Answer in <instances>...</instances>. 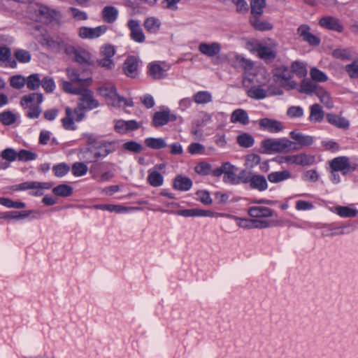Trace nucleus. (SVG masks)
Listing matches in <instances>:
<instances>
[{
  "label": "nucleus",
  "mask_w": 358,
  "mask_h": 358,
  "mask_svg": "<svg viewBox=\"0 0 358 358\" xmlns=\"http://www.w3.org/2000/svg\"><path fill=\"white\" fill-rule=\"evenodd\" d=\"M64 91L66 93L80 95L78 103L85 110H90L99 106V102L93 96L91 90L87 87H72L70 83H64Z\"/></svg>",
  "instance_id": "1"
},
{
  "label": "nucleus",
  "mask_w": 358,
  "mask_h": 358,
  "mask_svg": "<svg viewBox=\"0 0 358 358\" xmlns=\"http://www.w3.org/2000/svg\"><path fill=\"white\" fill-rule=\"evenodd\" d=\"M98 92L104 97L108 105L113 107H131L133 101L126 99L117 93L115 86L111 83H106L98 88Z\"/></svg>",
  "instance_id": "2"
},
{
  "label": "nucleus",
  "mask_w": 358,
  "mask_h": 358,
  "mask_svg": "<svg viewBox=\"0 0 358 358\" xmlns=\"http://www.w3.org/2000/svg\"><path fill=\"white\" fill-rule=\"evenodd\" d=\"M293 143L286 138H268L261 143L262 153L271 154L282 152L292 149Z\"/></svg>",
  "instance_id": "3"
},
{
  "label": "nucleus",
  "mask_w": 358,
  "mask_h": 358,
  "mask_svg": "<svg viewBox=\"0 0 358 358\" xmlns=\"http://www.w3.org/2000/svg\"><path fill=\"white\" fill-rule=\"evenodd\" d=\"M43 100V94L41 93H31L22 97L20 104L23 108H29L27 115L29 118H37L39 117L41 109L39 105Z\"/></svg>",
  "instance_id": "4"
},
{
  "label": "nucleus",
  "mask_w": 358,
  "mask_h": 358,
  "mask_svg": "<svg viewBox=\"0 0 358 358\" xmlns=\"http://www.w3.org/2000/svg\"><path fill=\"white\" fill-rule=\"evenodd\" d=\"M64 51L70 58L80 64L92 65L94 64L92 55L88 50L81 47L66 45Z\"/></svg>",
  "instance_id": "5"
},
{
  "label": "nucleus",
  "mask_w": 358,
  "mask_h": 358,
  "mask_svg": "<svg viewBox=\"0 0 358 358\" xmlns=\"http://www.w3.org/2000/svg\"><path fill=\"white\" fill-rule=\"evenodd\" d=\"M292 73L287 67L281 66L273 70L274 81L287 90L294 89L296 83L292 80Z\"/></svg>",
  "instance_id": "6"
},
{
  "label": "nucleus",
  "mask_w": 358,
  "mask_h": 358,
  "mask_svg": "<svg viewBox=\"0 0 358 358\" xmlns=\"http://www.w3.org/2000/svg\"><path fill=\"white\" fill-rule=\"evenodd\" d=\"M283 91L273 85H269L267 90L262 87V85H254L247 91V95L254 99H263L271 95H281Z\"/></svg>",
  "instance_id": "7"
},
{
  "label": "nucleus",
  "mask_w": 358,
  "mask_h": 358,
  "mask_svg": "<svg viewBox=\"0 0 358 358\" xmlns=\"http://www.w3.org/2000/svg\"><path fill=\"white\" fill-rule=\"evenodd\" d=\"M66 72L69 80L62 82V88L64 90V83H69L72 87H88L92 83L91 78H83L81 76L79 71L73 67H68Z\"/></svg>",
  "instance_id": "8"
},
{
  "label": "nucleus",
  "mask_w": 358,
  "mask_h": 358,
  "mask_svg": "<svg viewBox=\"0 0 358 358\" xmlns=\"http://www.w3.org/2000/svg\"><path fill=\"white\" fill-rule=\"evenodd\" d=\"M169 69V66L166 62L155 61L148 65V74L155 80L163 79Z\"/></svg>",
  "instance_id": "9"
},
{
  "label": "nucleus",
  "mask_w": 358,
  "mask_h": 358,
  "mask_svg": "<svg viewBox=\"0 0 358 358\" xmlns=\"http://www.w3.org/2000/svg\"><path fill=\"white\" fill-rule=\"evenodd\" d=\"M296 31L302 41L306 42L309 45L318 46L320 44L321 40L320 36L311 33L309 26L302 24L298 27Z\"/></svg>",
  "instance_id": "10"
},
{
  "label": "nucleus",
  "mask_w": 358,
  "mask_h": 358,
  "mask_svg": "<svg viewBox=\"0 0 358 358\" xmlns=\"http://www.w3.org/2000/svg\"><path fill=\"white\" fill-rule=\"evenodd\" d=\"M329 164L333 171H341L343 174L355 170V167L351 165L350 159L345 156L334 158Z\"/></svg>",
  "instance_id": "11"
},
{
  "label": "nucleus",
  "mask_w": 358,
  "mask_h": 358,
  "mask_svg": "<svg viewBox=\"0 0 358 358\" xmlns=\"http://www.w3.org/2000/svg\"><path fill=\"white\" fill-rule=\"evenodd\" d=\"M276 46L277 45L273 42L269 43L268 45L257 43L255 47V50L261 59L271 61L276 56Z\"/></svg>",
  "instance_id": "12"
},
{
  "label": "nucleus",
  "mask_w": 358,
  "mask_h": 358,
  "mask_svg": "<svg viewBox=\"0 0 358 358\" xmlns=\"http://www.w3.org/2000/svg\"><path fill=\"white\" fill-rule=\"evenodd\" d=\"M221 50L222 45L218 42H202L198 46L199 52L210 58L217 57L220 53Z\"/></svg>",
  "instance_id": "13"
},
{
  "label": "nucleus",
  "mask_w": 358,
  "mask_h": 358,
  "mask_svg": "<svg viewBox=\"0 0 358 358\" xmlns=\"http://www.w3.org/2000/svg\"><path fill=\"white\" fill-rule=\"evenodd\" d=\"M107 31L106 25L99 26L94 28L82 27L78 29V36L82 38L94 39L103 35Z\"/></svg>",
  "instance_id": "14"
},
{
  "label": "nucleus",
  "mask_w": 358,
  "mask_h": 358,
  "mask_svg": "<svg viewBox=\"0 0 358 358\" xmlns=\"http://www.w3.org/2000/svg\"><path fill=\"white\" fill-rule=\"evenodd\" d=\"M258 124L260 129L273 134L278 133L284 129L281 122L267 117L260 119L258 121Z\"/></svg>",
  "instance_id": "15"
},
{
  "label": "nucleus",
  "mask_w": 358,
  "mask_h": 358,
  "mask_svg": "<svg viewBox=\"0 0 358 358\" xmlns=\"http://www.w3.org/2000/svg\"><path fill=\"white\" fill-rule=\"evenodd\" d=\"M238 225L244 229H265L271 227V222L266 220L239 219Z\"/></svg>",
  "instance_id": "16"
},
{
  "label": "nucleus",
  "mask_w": 358,
  "mask_h": 358,
  "mask_svg": "<svg viewBox=\"0 0 358 358\" xmlns=\"http://www.w3.org/2000/svg\"><path fill=\"white\" fill-rule=\"evenodd\" d=\"M319 24L327 29L341 33L343 31V26L340 20L333 16H325L319 21Z\"/></svg>",
  "instance_id": "17"
},
{
  "label": "nucleus",
  "mask_w": 358,
  "mask_h": 358,
  "mask_svg": "<svg viewBox=\"0 0 358 358\" xmlns=\"http://www.w3.org/2000/svg\"><path fill=\"white\" fill-rule=\"evenodd\" d=\"M52 186L50 182H39L35 181L25 182L20 184L16 189L26 190L29 189H35L37 191L34 193L35 195H41L43 192L42 189H48Z\"/></svg>",
  "instance_id": "18"
},
{
  "label": "nucleus",
  "mask_w": 358,
  "mask_h": 358,
  "mask_svg": "<svg viewBox=\"0 0 358 358\" xmlns=\"http://www.w3.org/2000/svg\"><path fill=\"white\" fill-rule=\"evenodd\" d=\"M36 12L39 20L43 22H49L59 16V12L43 5H39Z\"/></svg>",
  "instance_id": "19"
},
{
  "label": "nucleus",
  "mask_w": 358,
  "mask_h": 358,
  "mask_svg": "<svg viewBox=\"0 0 358 358\" xmlns=\"http://www.w3.org/2000/svg\"><path fill=\"white\" fill-rule=\"evenodd\" d=\"M223 168H224V178L223 180L224 182L229 183L231 185H237V179H236V172L238 171V168L231 164L229 162H223Z\"/></svg>",
  "instance_id": "20"
},
{
  "label": "nucleus",
  "mask_w": 358,
  "mask_h": 358,
  "mask_svg": "<svg viewBox=\"0 0 358 358\" xmlns=\"http://www.w3.org/2000/svg\"><path fill=\"white\" fill-rule=\"evenodd\" d=\"M249 215L254 219L271 217L273 215V210L268 207L257 206L250 207L248 210Z\"/></svg>",
  "instance_id": "21"
},
{
  "label": "nucleus",
  "mask_w": 358,
  "mask_h": 358,
  "mask_svg": "<svg viewBox=\"0 0 358 358\" xmlns=\"http://www.w3.org/2000/svg\"><path fill=\"white\" fill-rule=\"evenodd\" d=\"M176 117L171 115L169 110L159 111L154 114L152 124L155 127L166 124L169 121H173Z\"/></svg>",
  "instance_id": "22"
},
{
  "label": "nucleus",
  "mask_w": 358,
  "mask_h": 358,
  "mask_svg": "<svg viewBox=\"0 0 358 358\" xmlns=\"http://www.w3.org/2000/svg\"><path fill=\"white\" fill-rule=\"evenodd\" d=\"M250 187L259 192H264L268 189V185L264 176L253 173L249 182Z\"/></svg>",
  "instance_id": "23"
},
{
  "label": "nucleus",
  "mask_w": 358,
  "mask_h": 358,
  "mask_svg": "<svg viewBox=\"0 0 358 358\" xmlns=\"http://www.w3.org/2000/svg\"><path fill=\"white\" fill-rule=\"evenodd\" d=\"M292 178V174L288 170L273 171L267 176L268 181L271 183H279Z\"/></svg>",
  "instance_id": "24"
},
{
  "label": "nucleus",
  "mask_w": 358,
  "mask_h": 358,
  "mask_svg": "<svg viewBox=\"0 0 358 358\" xmlns=\"http://www.w3.org/2000/svg\"><path fill=\"white\" fill-rule=\"evenodd\" d=\"M173 186L177 190L187 191L192 187V181L188 177L179 175L175 178Z\"/></svg>",
  "instance_id": "25"
},
{
  "label": "nucleus",
  "mask_w": 358,
  "mask_h": 358,
  "mask_svg": "<svg viewBox=\"0 0 358 358\" xmlns=\"http://www.w3.org/2000/svg\"><path fill=\"white\" fill-rule=\"evenodd\" d=\"M231 62L234 67L241 68L244 70H250L253 67V64L250 60L238 54L234 55Z\"/></svg>",
  "instance_id": "26"
},
{
  "label": "nucleus",
  "mask_w": 358,
  "mask_h": 358,
  "mask_svg": "<svg viewBox=\"0 0 358 358\" xmlns=\"http://www.w3.org/2000/svg\"><path fill=\"white\" fill-rule=\"evenodd\" d=\"M331 210L342 217H355L358 215V210L349 206H338Z\"/></svg>",
  "instance_id": "27"
},
{
  "label": "nucleus",
  "mask_w": 358,
  "mask_h": 358,
  "mask_svg": "<svg viewBox=\"0 0 358 358\" xmlns=\"http://www.w3.org/2000/svg\"><path fill=\"white\" fill-rule=\"evenodd\" d=\"M96 208L103 210H108L109 212H115L116 213L131 212L134 209L133 207H127L122 205L114 204H103L97 206Z\"/></svg>",
  "instance_id": "28"
},
{
  "label": "nucleus",
  "mask_w": 358,
  "mask_h": 358,
  "mask_svg": "<svg viewBox=\"0 0 358 358\" xmlns=\"http://www.w3.org/2000/svg\"><path fill=\"white\" fill-rule=\"evenodd\" d=\"M231 122L232 123H241L243 125L248 124L249 117L245 110L243 109H236L231 113Z\"/></svg>",
  "instance_id": "29"
},
{
  "label": "nucleus",
  "mask_w": 358,
  "mask_h": 358,
  "mask_svg": "<svg viewBox=\"0 0 358 358\" xmlns=\"http://www.w3.org/2000/svg\"><path fill=\"white\" fill-rule=\"evenodd\" d=\"M289 135L290 137L295 140L301 147L310 145L313 142V138L311 136H304L296 131H291Z\"/></svg>",
  "instance_id": "30"
},
{
  "label": "nucleus",
  "mask_w": 358,
  "mask_h": 358,
  "mask_svg": "<svg viewBox=\"0 0 358 358\" xmlns=\"http://www.w3.org/2000/svg\"><path fill=\"white\" fill-rule=\"evenodd\" d=\"M316 96L320 99L321 103L328 109H331L334 107V102L330 94L324 88L320 87V90H317Z\"/></svg>",
  "instance_id": "31"
},
{
  "label": "nucleus",
  "mask_w": 358,
  "mask_h": 358,
  "mask_svg": "<svg viewBox=\"0 0 358 358\" xmlns=\"http://www.w3.org/2000/svg\"><path fill=\"white\" fill-rule=\"evenodd\" d=\"M320 87L310 80H303L301 83L299 91L306 94H315L316 95L317 90H320Z\"/></svg>",
  "instance_id": "32"
},
{
  "label": "nucleus",
  "mask_w": 358,
  "mask_h": 358,
  "mask_svg": "<svg viewBox=\"0 0 358 358\" xmlns=\"http://www.w3.org/2000/svg\"><path fill=\"white\" fill-rule=\"evenodd\" d=\"M115 129L120 134H125L129 131H132L134 129V121L117 120L115 124Z\"/></svg>",
  "instance_id": "33"
},
{
  "label": "nucleus",
  "mask_w": 358,
  "mask_h": 358,
  "mask_svg": "<svg viewBox=\"0 0 358 358\" xmlns=\"http://www.w3.org/2000/svg\"><path fill=\"white\" fill-rule=\"evenodd\" d=\"M324 118V112L318 103H315L310 107L309 120L311 122H319Z\"/></svg>",
  "instance_id": "34"
},
{
  "label": "nucleus",
  "mask_w": 358,
  "mask_h": 358,
  "mask_svg": "<svg viewBox=\"0 0 358 358\" xmlns=\"http://www.w3.org/2000/svg\"><path fill=\"white\" fill-rule=\"evenodd\" d=\"M117 10L113 6H106L102 10V17L108 23H112L117 19Z\"/></svg>",
  "instance_id": "35"
},
{
  "label": "nucleus",
  "mask_w": 358,
  "mask_h": 358,
  "mask_svg": "<svg viewBox=\"0 0 358 358\" xmlns=\"http://www.w3.org/2000/svg\"><path fill=\"white\" fill-rule=\"evenodd\" d=\"M266 6L265 0H251V17H260Z\"/></svg>",
  "instance_id": "36"
},
{
  "label": "nucleus",
  "mask_w": 358,
  "mask_h": 358,
  "mask_svg": "<svg viewBox=\"0 0 358 358\" xmlns=\"http://www.w3.org/2000/svg\"><path fill=\"white\" fill-rule=\"evenodd\" d=\"M327 119L330 124L339 128L345 129L349 127V122L346 119L336 115L328 113L327 115Z\"/></svg>",
  "instance_id": "37"
},
{
  "label": "nucleus",
  "mask_w": 358,
  "mask_h": 358,
  "mask_svg": "<svg viewBox=\"0 0 358 358\" xmlns=\"http://www.w3.org/2000/svg\"><path fill=\"white\" fill-rule=\"evenodd\" d=\"M148 181L152 187H160L163 185L164 178L162 174L157 171H150Z\"/></svg>",
  "instance_id": "38"
},
{
  "label": "nucleus",
  "mask_w": 358,
  "mask_h": 358,
  "mask_svg": "<svg viewBox=\"0 0 358 358\" xmlns=\"http://www.w3.org/2000/svg\"><path fill=\"white\" fill-rule=\"evenodd\" d=\"M145 144L155 150L162 149L166 146V143L162 138H148L145 140Z\"/></svg>",
  "instance_id": "39"
},
{
  "label": "nucleus",
  "mask_w": 358,
  "mask_h": 358,
  "mask_svg": "<svg viewBox=\"0 0 358 358\" xmlns=\"http://www.w3.org/2000/svg\"><path fill=\"white\" fill-rule=\"evenodd\" d=\"M259 17H251L250 21L252 27L259 31H267L272 29V24L267 21H262Z\"/></svg>",
  "instance_id": "40"
},
{
  "label": "nucleus",
  "mask_w": 358,
  "mask_h": 358,
  "mask_svg": "<svg viewBox=\"0 0 358 358\" xmlns=\"http://www.w3.org/2000/svg\"><path fill=\"white\" fill-rule=\"evenodd\" d=\"M65 110L66 117L62 120L63 127L66 129L73 130L75 129V124L73 122L75 117L73 116V110L69 107H66Z\"/></svg>",
  "instance_id": "41"
},
{
  "label": "nucleus",
  "mask_w": 358,
  "mask_h": 358,
  "mask_svg": "<svg viewBox=\"0 0 358 358\" xmlns=\"http://www.w3.org/2000/svg\"><path fill=\"white\" fill-rule=\"evenodd\" d=\"M25 84L29 90H36L38 89L41 84L39 74L34 73L28 76L26 78Z\"/></svg>",
  "instance_id": "42"
},
{
  "label": "nucleus",
  "mask_w": 358,
  "mask_h": 358,
  "mask_svg": "<svg viewBox=\"0 0 358 358\" xmlns=\"http://www.w3.org/2000/svg\"><path fill=\"white\" fill-rule=\"evenodd\" d=\"M237 143L241 147L250 148L254 145L255 139L252 135L244 133L237 136Z\"/></svg>",
  "instance_id": "43"
},
{
  "label": "nucleus",
  "mask_w": 358,
  "mask_h": 358,
  "mask_svg": "<svg viewBox=\"0 0 358 358\" xmlns=\"http://www.w3.org/2000/svg\"><path fill=\"white\" fill-rule=\"evenodd\" d=\"M194 101L198 104H205L212 101V95L208 91H200L194 96Z\"/></svg>",
  "instance_id": "44"
},
{
  "label": "nucleus",
  "mask_w": 358,
  "mask_h": 358,
  "mask_svg": "<svg viewBox=\"0 0 358 358\" xmlns=\"http://www.w3.org/2000/svg\"><path fill=\"white\" fill-rule=\"evenodd\" d=\"M292 73H294L299 78H303L307 74V70L303 63L296 61L292 64Z\"/></svg>",
  "instance_id": "45"
},
{
  "label": "nucleus",
  "mask_w": 358,
  "mask_h": 358,
  "mask_svg": "<svg viewBox=\"0 0 358 358\" xmlns=\"http://www.w3.org/2000/svg\"><path fill=\"white\" fill-rule=\"evenodd\" d=\"M144 26L149 32L155 33L159 29L160 22L155 17H149L145 21Z\"/></svg>",
  "instance_id": "46"
},
{
  "label": "nucleus",
  "mask_w": 358,
  "mask_h": 358,
  "mask_svg": "<svg viewBox=\"0 0 358 358\" xmlns=\"http://www.w3.org/2000/svg\"><path fill=\"white\" fill-rule=\"evenodd\" d=\"M52 192L57 196H69L72 194L73 189L67 185L62 184L55 187Z\"/></svg>",
  "instance_id": "47"
},
{
  "label": "nucleus",
  "mask_w": 358,
  "mask_h": 358,
  "mask_svg": "<svg viewBox=\"0 0 358 358\" xmlns=\"http://www.w3.org/2000/svg\"><path fill=\"white\" fill-rule=\"evenodd\" d=\"M61 43L60 41L54 40L48 36H44L41 41L43 45L47 46V48L52 50H58L60 48Z\"/></svg>",
  "instance_id": "48"
},
{
  "label": "nucleus",
  "mask_w": 358,
  "mask_h": 358,
  "mask_svg": "<svg viewBox=\"0 0 358 358\" xmlns=\"http://www.w3.org/2000/svg\"><path fill=\"white\" fill-rule=\"evenodd\" d=\"M299 166H310L315 163V158L313 155H307L306 153L297 154Z\"/></svg>",
  "instance_id": "49"
},
{
  "label": "nucleus",
  "mask_w": 358,
  "mask_h": 358,
  "mask_svg": "<svg viewBox=\"0 0 358 358\" xmlns=\"http://www.w3.org/2000/svg\"><path fill=\"white\" fill-rule=\"evenodd\" d=\"M310 76L313 81L322 83L328 80L327 76L317 68H312L310 71Z\"/></svg>",
  "instance_id": "50"
},
{
  "label": "nucleus",
  "mask_w": 358,
  "mask_h": 358,
  "mask_svg": "<svg viewBox=\"0 0 358 358\" xmlns=\"http://www.w3.org/2000/svg\"><path fill=\"white\" fill-rule=\"evenodd\" d=\"M25 83L26 78L21 75L13 76L10 79V84L15 89L22 88Z\"/></svg>",
  "instance_id": "51"
},
{
  "label": "nucleus",
  "mask_w": 358,
  "mask_h": 358,
  "mask_svg": "<svg viewBox=\"0 0 358 358\" xmlns=\"http://www.w3.org/2000/svg\"><path fill=\"white\" fill-rule=\"evenodd\" d=\"M333 56L336 59H350L352 57L351 50L347 48L336 49L332 52Z\"/></svg>",
  "instance_id": "52"
},
{
  "label": "nucleus",
  "mask_w": 358,
  "mask_h": 358,
  "mask_svg": "<svg viewBox=\"0 0 358 358\" xmlns=\"http://www.w3.org/2000/svg\"><path fill=\"white\" fill-rule=\"evenodd\" d=\"M16 116L10 111H6L0 113V121L6 125H10L15 122Z\"/></svg>",
  "instance_id": "53"
},
{
  "label": "nucleus",
  "mask_w": 358,
  "mask_h": 358,
  "mask_svg": "<svg viewBox=\"0 0 358 358\" xmlns=\"http://www.w3.org/2000/svg\"><path fill=\"white\" fill-rule=\"evenodd\" d=\"M87 166L82 162L75 163L72 166V173L75 176H82L87 173Z\"/></svg>",
  "instance_id": "54"
},
{
  "label": "nucleus",
  "mask_w": 358,
  "mask_h": 358,
  "mask_svg": "<svg viewBox=\"0 0 358 358\" xmlns=\"http://www.w3.org/2000/svg\"><path fill=\"white\" fill-rule=\"evenodd\" d=\"M14 55L17 60L21 63H27L31 60V55L30 53L24 50H17Z\"/></svg>",
  "instance_id": "55"
},
{
  "label": "nucleus",
  "mask_w": 358,
  "mask_h": 358,
  "mask_svg": "<svg viewBox=\"0 0 358 358\" xmlns=\"http://www.w3.org/2000/svg\"><path fill=\"white\" fill-rule=\"evenodd\" d=\"M261 162V157L257 154H250L246 156L245 166L250 168L258 165Z\"/></svg>",
  "instance_id": "56"
},
{
  "label": "nucleus",
  "mask_w": 358,
  "mask_h": 358,
  "mask_svg": "<svg viewBox=\"0 0 358 358\" xmlns=\"http://www.w3.org/2000/svg\"><path fill=\"white\" fill-rule=\"evenodd\" d=\"M187 150L192 155H202L205 152V147L199 143H192L188 146Z\"/></svg>",
  "instance_id": "57"
},
{
  "label": "nucleus",
  "mask_w": 358,
  "mask_h": 358,
  "mask_svg": "<svg viewBox=\"0 0 358 358\" xmlns=\"http://www.w3.org/2000/svg\"><path fill=\"white\" fill-rule=\"evenodd\" d=\"M69 166L64 163H61L59 164L54 166L52 168V170L55 172V176H57V177L64 176L69 171Z\"/></svg>",
  "instance_id": "58"
},
{
  "label": "nucleus",
  "mask_w": 358,
  "mask_h": 358,
  "mask_svg": "<svg viewBox=\"0 0 358 358\" xmlns=\"http://www.w3.org/2000/svg\"><path fill=\"white\" fill-rule=\"evenodd\" d=\"M1 157L8 162H13L17 158V152L12 148H6L1 152Z\"/></svg>",
  "instance_id": "59"
},
{
  "label": "nucleus",
  "mask_w": 358,
  "mask_h": 358,
  "mask_svg": "<svg viewBox=\"0 0 358 358\" xmlns=\"http://www.w3.org/2000/svg\"><path fill=\"white\" fill-rule=\"evenodd\" d=\"M345 70L352 78H358V60L345 66Z\"/></svg>",
  "instance_id": "60"
},
{
  "label": "nucleus",
  "mask_w": 358,
  "mask_h": 358,
  "mask_svg": "<svg viewBox=\"0 0 358 358\" xmlns=\"http://www.w3.org/2000/svg\"><path fill=\"white\" fill-rule=\"evenodd\" d=\"M36 157V155L31 151L26 150H21L17 152V158L20 161H30L34 160Z\"/></svg>",
  "instance_id": "61"
},
{
  "label": "nucleus",
  "mask_w": 358,
  "mask_h": 358,
  "mask_svg": "<svg viewBox=\"0 0 358 358\" xmlns=\"http://www.w3.org/2000/svg\"><path fill=\"white\" fill-rule=\"evenodd\" d=\"M44 90L48 92H52L55 88V84L52 78L45 77L41 80V84Z\"/></svg>",
  "instance_id": "62"
},
{
  "label": "nucleus",
  "mask_w": 358,
  "mask_h": 358,
  "mask_svg": "<svg viewBox=\"0 0 358 358\" xmlns=\"http://www.w3.org/2000/svg\"><path fill=\"white\" fill-rule=\"evenodd\" d=\"M211 166L206 162H200L195 166V171L200 175H208L210 173Z\"/></svg>",
  "instance_id": "63"
},
{
  "label": "nucleus",
  "mask_w": 358,
  "mask_h": 358,
  "mask_svg": "<svg viewBox=\"0 0 358 358\" xmlns=\"http://www.w3.org/2000/svg\"><path fill=\"white\" fill-rule=\"evenodd\" d=\"M302 179L304 181L315 182L318 180L319 175L315 170H308L303 173Z\"/></svg>",
  "instance_id": "64"
}]
</instances>
